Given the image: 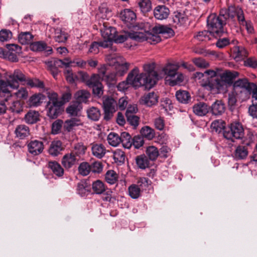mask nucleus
<instances>
[{"instance_id":"f257e3e1","label":"nucleus","mask_w":257,"mask_h":257,"mask_svg":"<svg viewBox=\"0 0 257 257\" xmlns=\"http://www.w3.org/2000/svg\"><path fill=\"white\" fill-rule=\"evenodd\" d=\"M238 76L237 72L226 70L222 72L219 69H216V71L207 70L204 73L196 72L194 74L195 79L199 80V83L202 86L215 93L224 91L226 89V84L231 83Z\"/></svg>"},{"instance_id":"f03ea898","label":"nucleus","mask_w":257,"mask_h":257,"mask_svg":"<svg viewBox=\"0 0 257 257\" xmlns=\"http://www.w3.org/2000/svg\"><path fill=\"white\" fill-rule=\"evenodd\" d=\"M227 19L226 10H222L219 16L214 14L210 15L207 20L208 30L214 37L220 36L223 32V26Z\"/></svg>"},{"instance_id":"7ed1b4c3","label":"nucleus","mask_w":257,"mask_h":257,"mask_svg":"<svg viewBox=\"0 0 257 257\" xmlns=\"http://www.w3.org/2000/svg\"><path fill=\"white\" fill-rule=\"evenodd\" d=\"M127 81L130 85L135 88L145 86L146 88H151L154 86H150L148 77L146 74L139 73V69L136 67L129 73L127 77Z\"/></svg>"},{"instance_id":"20e7f679","label":"nucleus","mask_w":257,"mask_h":257,"mask_svg":"<svg viewBox=\"0 0 257 257\" xmlns=\"http://www.w3.org/2000/svg\"><path fill=\"white\" fill-rule=\"evenodd\" d=\"M57 97L56 93L52 94L46 107L47 115L52 119L57 118L62 111V103Z\"/></svg>"},{"instance_id":"39448f33","label":"nucleus","mask_w":257,"mask_h":257,"mask_svg":"<svg viewBox=\"0 0 257 257\" xmlns=\"http://www.w3.org/2000/svg\"><path fill=\"white\" fill-rule=\"evenodd\" d=\"M223 136L226 139L230 140L232 142L235 139H241L244 136L243 127L239 122L232 123L230 126L225 129Z\"/></svg>"},{"instance_id":"423d86ee","label":"nucleus","mask_w":257,"mask_h":257,"mask_svg":"<svg viewBox=\"0 0 257 257\" xmlns=\"http://www.w3.org/2000/svg\"><path fill=\"white\" fill-rule=\"evenodd\" d=\"M5 78L8 82L9 87L15 89L19 86V82H25L26 77L22 71L16 69L13 73H6Z\"/></svg>"},{"instance_id":"0eeeda50","label":"nucleus","mask_w":257,"mask_h":257,"mask_svg":"<svg viewBox=\"0 0 257 257\" xmlns=\"http://www.w3.org/2000/svg\"><path fill=\"white\" fill-rule=\"evenodd\" d=\"M135 41L137 42H143L145 41L152 45H155L161 41V38L159 34L154 32H148L139 31L133 35Z\"/></svg>"},{"instance_id":"6e6552de","label":"nucleus","mask_w":257,"mask_h":257,"mask_svg":"<svg viewBox=\"0 0 257 257\" xmlns=\"http://www.w3.org/2000/svg\"><path fill=\"white\" fill-rule=\"evenodd\" d=\"M103 106L104 111V118L109 120L117 110V101L111 97L104 96L103 98Z\"/></svg>"},{"instance_id":"1a4fd4ad","label":"nucleus","mask_w":257,"mask_h":257,"mask_svg":"<svg viewBox=\"0 0 257 257\" xmlns=\"http://www.w3.org/2000/svg\"><path fill=\"white\" fill-rule=\"evenodd\" d=\"M155 63H149L144 65L143 69L148 77L150 81V86H154L157 81L162 78V76L159 75L156 71H155Z\"/></svg>"},{"instance_id":"9d476101","label":"nucleus","mask_w":257,"mask_h":257,"mask_svg":"<svg viewBox=\"0 0 257 257\" xmlns=\"http://www.w3.org/2000/svg\"><path fill=\"white\" fill-rule=\"evenodd\" d=\"M159 100V96L154 92L144 94L140 99V104L147 107H152L156 105Z\"/></svg>"},{"instance_id":"9b49d317","label":"nucleus","mask_w":257,"mask_h":257,"mask_svg":"<svg viewBox=\"0 0 257 257\" xmlns=\"http://www.w3.org/2000/svg\"><path fill=\"white\" fill-rule=\"evenodd\" d=\"M7 59L12 62L18 61V55L21 53V47L16 44L7 45Z\"/></svg>"},{"instance_id":"f8f14e48","label":"nucleus","mask_w":257,"mask_h":257,"mask_svg":"<svg viewBox=\"0 0 257 257\" xmlns=\"http://www.w3.org/2000/svg\"><path fill=\"white\" fill-rule=\"evenodd\" d=\"M98 72L101 75L102 80L107 84H113L115 81V75L114 73L108 72V67L102 65L98 68Z\"/></svg>"},{"instance_id":"ddd939ff","label":"nucleus","mask_w":257,"mask_h":257,"mask_svg":"<svg viewBox=\"0 0 257 257\" xmlns=\"http://www.w3.org/2000/svg\"><path fill=\"white\" fill-rule=\"evenodd\" d=\"M179 67V66L177 64L168 63L163 68L162 71L164 75H166L165 77L166 83L168 84L170 79L176 76Z\"/></svg>"},{"instance_id":"4468645a","label":"nucleus","mask_w":257,"mask_h":257,"mask_svg":"<svg viewBox=\"0 0 257 257\" xmlns=\"http://www.w3.org/2000/svg\"><path fill=\"white\" fill-rule=\"evenodd\" d=\"M28 152L33 156H37L42 153L44 150V144L41 141L33 140L27 145Z\"/></svg>"},{"instance_id":"2eb2a0df","label":"nucleus","mask_w":257,"mask_h":257,"mask_svg":"<svg viewBox=\"0 0 257 257\" xmlns=\"http://www.w3.org/2000/svg\"><path fill=\"white\" fill-rule=\"evenodd\" d=\"M226 14L227 19H232L236 16L239 24L241 25H244V23L246 22L243 11L239 8L229 7L226 10Z\"/></svg>"},{"instance_id":"dca6fc26","label":"nucleus","mask_w":257,"mask_h":257,"mask_svg":"<svg viewBox=\"0 0 257 257\" xmlns=\"http://www.w3.org/2000/svg\"><path fill=\"white\" fill-rule=\"evenodd\" d=\"M90 146L92 154L98 159L102 158L107 152L105 147L102 144L93 143Z\"/></svg>"},{"instance_id":"f3484780","label":"nucleus","mask_w":257,"mask_h":257,"mask_svg":"<svg viewBox=\"0 0 257 257\" xmlns=\"http://www.w3.org/2000/svg\"><path fill=\"white\" fill-rule=\"evenodd\" d=\"M120 18L127 25L133 24L136 18L135 13L130 9H124L120 13Z\"/></svg>"},{"instance_id":"a211bd4d","label":"nucleus","mask_w":257,"mask_h":257,"mask_svg":"<svg viewBox=\"0 0 257 257\" xmlns=\"http://www.w3.org/2000/svg\"><path fill=\"white\" fill-rule=\"evenodd\" d=\"M170 14V11L165 6L159 5L154 10V15L156 19L163 20L168 18Z\"/></svg>"},{"instance_id":"6ab92c4d","label":"nucleus","mask_w":257,"mask_h":257,"mask_svg":"<svg viewBox=\"0 0 257 257\" xmlns=\"http://www.w3.org/2000/svg\"><path fill=\"white\" fill-rule=\"evenodd\" d=\"M77 158L72 152L65 155L62 159V164L66 169L71 168L78 161Z\"/></svg>"},{"instance_id":"aec40b11","label":"nucleus","mask_w":257,"mask_h":257,"mask_svg":"<svg viewBox=\"0 0 257 257\" xmlns=\"http://www.w3.org/2000/svg\"><path fill=\"white\" fill-rule=\"evenodd\" d=\"M137 32H122L119 33H117L116 31V34L115 38L113 39V42L116 43H122L130 39L135 41V39L133 38V35L136 33Z\"/></svg>"},{"instance_id":"412c9836","label":"nucleus","mask_w":257,"mask_h":257,"mask_svg":"<svg viewBox=\"0 0 257 257\" xmlns=\"http://www.w3.org/2000/svg\"><path fill=\"white\" fill-rule=\"evenodd\" d=\"M153 32L162 34L165 38H168L172 37L174 32L170 28L165 26H156L153 28Z\"/></svg>"},{"instance_id":"4be33fe9","label":"nucleus","mask_w":257,"mask_h":257,"mask_svg":"<svg viewBox=\"0 0 257 257\" xmlns=\"http://www.w3.org/2000/svg\"><path fill=\"white\" fill-rule=\"evenodd\" d=\"M231 52L232 57L237 61L242 59L247 55L246 50L242 46L234 47L231 50Z\"/></svg>"},{"instance_id":"5701e85b","label":"nucleus","mask_w":257,"mask_h":257,"mask_svg":"<svg viewBox=\"0 0 257 257\" xmlns=\"http://www.w3.org/2000/svg\"><path fill=\"white\" fill-rule=\"evenodd\" d=\"M30 49L33 51L40 52L46 50L49 53L52 52L51 48L48 47L46 43L44 41H37L31 44Z\"/></svg>"},{"instance_id":"b1692460","label":"nucleus","mask_w":257,"mask_h":257,"mask_svg":"<svg viewBox=\"0 0 257 257\" xmlns=\"http://www.w3.org/2000/svg\"><path fill=\"white\" fill-rule=\"evenodd\" d=\"M62 150L63 147L61 142L58 140H54L51 142L48 150V152L51 156H57L60 153Z\"/></svg>"},{"instance_id":"393cba45","label":"nucleus","mask_w":257,"mask_h":257,"mask_svg":"<svg viewBox=\"0 0 257 257\" xmlns=\"http://www.w3.org/2000/svg\"><path fill=\"white\" fill-rule=\"evenodd\" d=\"M209 107L204 102H199L194 105L193 111L198 116L205 115L209 111Z\"/></svg>"},{"instance_id":"a878e982","label":"nucleus","mask_w":257,"mask_h":257,"mask_svg":"<svg viewBox=\"0 0 257 257\" xmlns=\"http://www.w3.org/2000/svg\"><path fill=\"white\" fill-rule=\"evenodd\" d=\"M45 96L41 93L35 94L31 96L28 100V104L31 107H37L41 104Z\"/></svg>"},{"instance_id":"bb28decb","label":"nucleus","mask_w":257,"mask_h":257,"mask_svg":"<svg viewBox=\"0 0 257 257\" xmlns=\"http://www.w3.org/2000/svg\"><path fill=\"white\" fill-rule=\"evenodd\" d=\"M119 63L116 69V73L118 75L122 76L128 70L130 64L124 61V59L122 57H119L118 58L117 63Z\"/></svg>"},{"instance_id":"cd10ccee","label":"nucleus","mask_w":257,"mask_h":257,"mask_svg":"<svg viewBox=\"0 0 257 257\" xmlns=\"http://www.w3.org/2000/svg\"><path fill=\"white\" fill-rule=\"evenodd\" d=\"M212 113L215 115L222 114L225 111L224 104L220 100H216L211 105Z\"/></svg>"},{"instance_id":"c85d7f7f","label":"nucleus","mask_w":257,"mask_h":257,"mask_svg":"<svg viewBox=\"0 0 257 257\" xmlns=\"http://www.w3.org/2000/svg\"><path fill=\"white\" fill-rule=\"evenodd\" d=\"M116 29L114 27H104L103 29L101 30V33L104 39H108L113 41L116 34Z\"/></svg>"},{"instance_id":"c756f323","label":"nucleus","mask_w":257,"mask_h":257,"mask_svg":"<svg viewBox=\"0 0 257 257\" xmlns=\"http://www.w3.org/2000/svg\"><path fill=\"white\" fill-rule=\"evenodd\" d=\"M48 167L56 176L61 177L64 174V169L61 165L56 161L50 162L48 163Z\"/></svg>"},{"instance_id":"7c9ffc66","label":"nucleus","mask_w":257,"mask_h":257,"mask_svg":"<svg viewBox=\"0 0 257 257\" xmlns=\"http://www.w3.org/2000/svg\"><path fill=\"white\" fill-rule=\"evenodd\" d=\"M15 133L17 137L23 139L29 135L30 131L27 126L21 124L17 126Z\"/></svg>"},{"instance_id":"2f4dec72","label":"nucleus","mask_w":257,"mask_h":257,"mask_svg":"<svg viewBox=\"0 0 257 257\" xmlns=\"http://www.w3.org/2000/svg\"><path fill=\"white\" fill-rule=\"evenodd\" d=\"M87 147L82 143H78L76 144L73 148L72 153L78 158H80L84 155Z\"/></svg>"},{"instance_id":"473e14b6","label":"nucleus","mask_w":257,"mask_h":257,"mask_svg":"<svg viewBox=\"0 0 257 257\" xmlns=\"http://www.w3.org/2000/svg\"><path fill=\"white\" fill-rule=\"evenodd\" d=\"M82 109V105L78 102H72L66 109V112L71 116L78 115Z\"/></svg>"},{"instance_id":"72a5a7b5","label":"nucleus","mask_w":257,"mask_h":257,"mask_svg":"<svg viewBox=\"0 0 257 257\" xmlns=\"http://www.w3.org/2000/svg\"><path fill=\"white\" fill-rule=\"evenodd\" d=\"M177 99L182 103H188L191 100V96L187 91L179 90L176 93Z\"/></svg>"},{"instance_id":"f704fd0d","label":"nucleus","mask_w":257,"mask_h":257,"mask_svg":"<svg viewBox=\"0 0 257 257\" xmlns=\"http://www.w3.org/2000/svg\"><path fill=\"white\" fill-rule=\"evenodd\" d=\"M90 96V93L86 90H81L78 91L74 95L76 100L80 104L82 102L86 103Z\"/></svg>"},{"instance_id":"c9c22d12","label":"nucleus","mask_w":257,"mask_h":257,"mask_svg":"<svg viewBox=\"0 0 257 257\" xmlns=\"http://www.w3.org/2000/svg\"><path fill=\"white\" fill-rule=\"evenodd\" d=\"M39 116L38 111L30 110L25 115V120L27 123L33 124L39 120Z\"/></svg>"},{"instance_id":"e433bc0d","label":"nucleus","mask_w":257,"mask_h":257,"mask_svg":"<svg viewBox=\"0 0 257 257\" xmlns=\"http://www.w3.org/2000/svg\"><path fill=\"white\" fill-rule=\"evenodd\" d=\"M87 114L88 118L94 121L98 120L101 115L99 109L94 106L87 109Z\"/></svg>"},{"instance_id":"4c0bfd02","label":"nucleus","mask_w":257,"mask_h":257,"mask_svg":"<svg viewBox=\"0 0 257 257\" xmlns=\"http://www.w3.org/2000/svg\"><path fill=\"white\" fill-rule=\"evenodd\" d=\"M143 138H145L148 140H152L155 136L154 129L149 126L143 127L140 131Z\"/></svg>"},{"instance_id":"58836bf2","label":"nucleus","mask_w":257,"mask_h":257,"mask_svg":"<svg viewBox=\"0 0 257 257\" xmlns=\"http://www.w3.org/2000/svg\"><path fill=\"white\" fill-rule=\"evenodd\" d=\"M121 142L123 147L126 149H130L132 145V140L130 135L127 132H122L120 135Z\"/></svg>"},{"instance_id":"ea45409f","label":"nucleus","mask_w":257,"mask_h":257,"mask_svg":"<svg viewBox=\"0 0 257 257\" xmlns=\"http://www.w3.org/2000/svg\"><path fill=\"white\" fill-rule=\"evenodd\" d=\"M68 38V35L61 29L57 28L55 30L54 39L58 43H64Z\"/></svg>"},{"instance_id":"a19ab883","label":"nucleus","mask_w":257,"mask_h":257,"mask_svg":"<svg viewBox=\"0 0 257 257\" xmlns=\"http://www.w3.org/2000/svg\"><path fill=\"white\" fill-rule=\"evenodd\" d=\"M25 84H26L31 88H37L40 89H43L44 88L43 82L36 78H27Z\"/></svg>"},{"instance_id":"79ce46f5","label":"nucleus","mask_w":257,"mask_h":257,"mask_svg":"<svg viewBox=\"0 0 257 257\" xmlns=\"http://www.w3.org/2000/svg\"><path fill=\"white\" fill-rule=\"evenodd\" d=\"M92 188L94 192L97 194H101L106 190L104 183L99 180L92 183Z\"/></svg>"},{"instance_id":"37998d69","label":"nucleus","mask_w":257,"mask_h":257,"mask_svg":"<svg viewBox=\"0 0 257 257\" xmlns=\"http://www.w3.org/2000/svg\"><path fill=\"white\" fill-rule=\"evenodd\" d=\"M33 38V35L29 32H21L18 36L19 42L23 45L30 43Z\"/></svg>"},{"instance_id":"c03bdc74","label":"nucleus","mask_w":257,"mask_h":257,"mask_svg":"<svg viewBox=\"0 0 257 257\" xmlns=\"http://www.w3.org/2000/svg\"><path fill=\"white\" fill-rule=\"evenodd\" d=\"M101 81H102L101 75L98 72V74H93L91 77L89 78L87 82V85L90 87L99 85V84H102L101 83Z\"/></svg>"},{"instance_id":"a18cd8bd","label":"nucleus","mask_w":257,"mask_h":257,"mask_svg":"<svg viewBox=\"0 0 257 257\" xmlns=\"http://www.w3.org/2000/svg\"><path fill=\"white\" fill-rule=\"evenodd\" d=\"M108 144L113 146H117L121 142V138L119 135L115 133H110L107 137Z\"/></svg>"},{"instance_id":"49530a36","label":"nucleus","mask_w":257,"mask_h":257,"mask_svg":"<svg viewBox=\"0 0 257 257\" xmlns=\"http://www.w3.org/2000/svg\"><path fill=\"white\" fill-rule=\"evenodd\" d=\"M136 160V163L140 168L145 169L149 167L150 161L146 156L141 155L138 156Z\"/></svg>"},{"instance_id":"de8ad7c7","label":"nucleus","mask_w":257,"mask_h":257,"mask_svg":"<svg viewBox=\"0 0 257 257\" xmlns=\"http://www.w3.org/2000/svg\"><path fill=\"white\" fill-rule=\"evenodd\" d=\"M138 5L140 10L143 13H147L152 9V2L151 0H139Z\"/></svg>"},{"instance_id":"09e8293b","label":"nucleus","mask_w":257,"mask_h":257,"mask_svg":"<svg viewBox=\"0 0 257 257\" xmlns=\"http://www.w3.org/2000/svg\"><path fill=\"white\" fill-rule=\"evenodd\" d=\"M124 153L119 149H117L113 152V159L116 163L118 165H121L125 161Z\"/></svg>"},{"instance_id":"8fccbe9b","label":"nucleus","mask_w":257,"mask_h":257,"mask_svg":"<svg viewBox=\"0 0 257 257\" xmlns=\"http://www.w3.org/2000/svg\"><path fill=\"white\" fill-rule=\"evenodd\" d=\"M248 154L247 149L244 146H238L236 148L234 157L237 159H243Z\"/></svg>"},{"instance_id":"3c124183","label":"nucleus","mask_w":257,"mask_h":257,"mask_svg":"<svg viewBox=\"0 0 257 257\" xmlns=\"http://www.w3.org/2000/svg\"><path fill=\"white\" fill-rule=\"evenodd\" d=\"M187 17L185 14L180 12H176L173 18L174 23L178 26L183 25L187 21Z\"/></svg>"},{"instance_id":"603ef678","label":"nucleus","mask_w":257,"mask_h":257,"mask_svg":"<svg viewBox=\"0 0 257 257\" xmlns=\"http://www.w3.org/2000/svg\"><path fill=\"white\" fill-rule=\"evenodd\" d=\"M250 83H251L248 82V80L247 78H244L242 79H239L234 82L233 87L235 88H245L247 90H248Z\"/></svg>"},{"instance_id":"864d4df0","label":"nucleus","mask_w":257,"mask_h":257,"mask_svg":"<svg viewBox=\"0 0 257 257\" xmlns=\"http://www.w3.org/2000/svg\"><path fill=\"white\" fill-rule=\"evenodd\" d=\"M80 124H81V122L79 119L77 118H73L65 121L64 126L67 131H70L74 127L78 126Z\"/></svg>"},{"instance_id":"5fc2aeb1","label":"nucleus","mask_w":257,"mask_h":257,"mask_svg":"<svg viewBox=\"0 0 257 257\" xmlns=\"http://www.w3.org/2000/svg\"><path fill=\"white\" fill-rule=\"evenodd\" d=\"M128 193L130 196L133 199H137L139 197L141 193L140 188L138 185L133 184L128 188Z\"/></svg>"},{"instance_id":"6e6d98bb","label":"nucleus","mask_w":257,"mask_h":257,"mask_svg":"<svg viewBox=\"0 0 257 257\" xmlns=\"http://www.w3.org/2000/svg\"><path fill=\"white\" fill-rule=\"evenodd\" d=\"M78 171L82 176H87L91 171V166L87 162H82L79 165Z\"/></svg>"},{"instance_id":"4d7b16f0","label":"nucleus","mask_w":257,"mask_h":257,"mask_svg":"<svg viewBox=\"0 0 257 257\" xmlns=\"http://www.w3.org/2000/svg\"><path fill=\"white\" fill-rule=\"evenodd\" d=\"M146 153L151 160H155L159 156V152L157 148L154 146H150L147 148Z\"/></svg>"},{"instance_id":"13d9d810","label":"nucleus","mask_w":257,"mask_h":257,"mask_svg":"<svg viewBox=\"0 0 257 257\" xmlns=\"http://www.w3.org/2000/svg\"><path fill=\"white\" fill-rule=\"evenodd\" d=\"M105 180L110 184H115L117 180L116 173L113 170H109L105 174Z\"/></svg>"},{"instance_id":"bf43d9fd","label":"nucleus","mask_w":257,"mask_h":257,"mask_svg":"<svg viewBox=\"0 0 257 257\" xmlns=\"http://www.w3.org/2000/svg\"><path fill=\"white\" fill-rule=\"evenodd\" d=\"M17 91L14 93V95L18 99H26L28 96V91L25 87L16 88Z\"/></svg>"},{"instance_id":"052dcab7","label":"nucleus","mask_w":257,"mask_h":257,"mask_svg":"<svg viewBox=\"0 0 257 257\" xmlns=\"http://www.w3.org/2000/svg\"><path fill=\"white\" fill-rule=\"evenodd\" d=\"M54 61L55 62V67L57 71H58L59 68L63 66L65 67L67 69L68 67H70V63H71L70 60L69 58H65L63 60L54 59Z\"/></svg>"},{"instance_id":"680f3d73","label":"nucleus","mask_w":257,"mask_h":257,"mask_svg":"<svg viewBox=\"0 0 257 257\" xmlns=\"http://www.w3.org/2000/svg\"><path fill=\"white\" fill-rule=\"evenodd\" d=\"M211 33L209 31H203L199 32L194 37L199 41H207L210 39V35Z\"/></svg>"},{"instance_id":"e2e57ef3","label":"nucleus","mask_w":257,"mask_h":257,"mask_svg":"<svg viewBox=\"0 0 257 257\" xmlns=\"http://www.w3.org/2000/svg\"><path fill=\"white\" fill-rule=\"evenodd\" d=\"M66 79L70 83H74L77 80L76 75L74 74L71 69L68 67L64 72Z\"/></svg>"},{"instance_id":"0e129e2a","label":"nucleus","mask_w":257,"mask_h":257,"mask_svg":"<svg viewBox=\"0 0 257 257\" xmlns=\"http://www.w3.org/2000/svg\"><path fill=\"white\" fill-rule=\"evenodd\" d=\"M184 75L182 73L177 72L176 76L170 79V81L168 82V84L171 86H174L182 82L184 80Z\"/></svg>"},{"instance_id":"69168bd1","label":"nucleus","mask_w":257,"mask_h":257,"mask_svg":"<svg viewBox=\"0 0 257 257\" xmlns=\"http://www.w3.org/2000/svg\"><path fill=\"white\" fill-rule=\"evenodd\" d=\"M12 38V33L10 30L3 29L0 31V41H8Z\"/></svg>"},{"instance_id":"338daca9","label":"nucleus","mask_w":257,"mask_h":257,"mask_svg":"<svg viewBox=\"0 0 257 257\" xmlns=\"http://www.w3.org/2000/svg\"><path fill=\"white\" fill-rule=\"evenodd\" d=\"M70 67H75L84 68L86 65V62L79 58H75L73 61L70 60Z\"/></svg>"},{"instance_id":"774afa93","label":"nucleus","mask_w":257,"mask_h":257,"mask_svg":"<svg viewBox=\"0 0 257 257\" xmlns=\"http://www.w3.org/2000/svg\"><path fill=\"white\" fill-rule=\"evenodd\" d=\"M193 61L196 66L201 68H206L209 66L208 62L200 58L194 59Z\"/></svg>"}]
</instances>
